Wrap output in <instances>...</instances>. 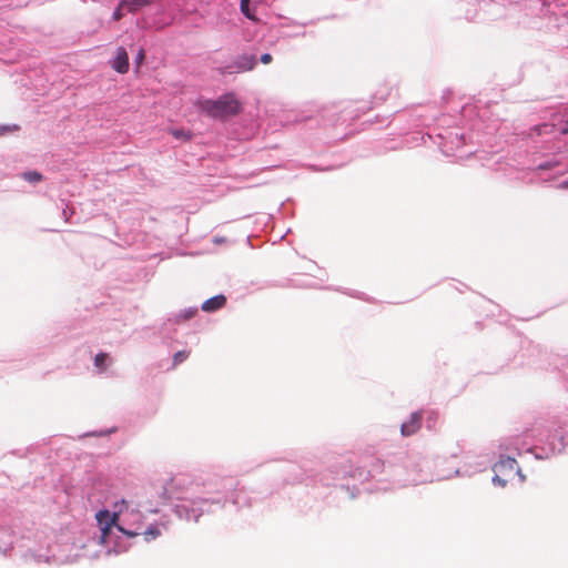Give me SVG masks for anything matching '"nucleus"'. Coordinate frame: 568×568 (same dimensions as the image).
Masks as SVG:
<instances>
[{"label":"nucleus","instance_id":"obj_4","mask_svg":"<svg viewBox=\"0 0 568 568\" xmlns=\"http://www.w3.org/2000/svg\"><path fill=\"white\" fill-rule=\"evenodd\" d=\"M420 426V415L418 413L412 414L408 422L402 425V434L409 436L414 434Z\"/></svg>","mask_w":568,"mask_h":568},{"label":"nucleus","instance_id":"obj_14","mask_svg":"<svg viewBox=\"0 0 568 568\" xmlns=\"http://www.w3.org/2000/svg\"><path fill=\"white\" fill-rule=\"evenodd\" d=\"M145 535L146 540H149L151 538H155L159 535V531L156 529H149L148 531H145Z\"/></svg>","mask_w":568,"mask_h":568},{"label":"nucleus","instance_id":"obj_9","mask_svg":"<svg viewBox=\"0 0 568 568\" xmlns=\"http://www.w3.org/2000/svg\"><path fill=\"white\" fill-rule=\"evenodd\" d=\"M540 443V440H528L524 438L523 446L520 447V450L530 452L532 446H537V444Z\"/></svg>","mask_w":568,"mask_h":568},{"label":"nucleus","instance_id":"obj_17","mask_svg":"<svg viewBox=\"0 0 568 568\" xmlns=\"http://www.w3.org/2000/svg\"><path fill=\"white\" fill-rule=\"evenodd\" d=\"M255 64L254 59L252 58L246 67H244V70H251Z\"/></svg>","mask_w":568,"mask_h":568},{"label":"nucleus","instance_id":"obj_3","mask_svg":"<svg viewBox=\"0 0 568 568\" xmlns=\"http://www.w3.org/2000/svg\"><path fill=\"white\" fill-rule=\"evenodd\" d=\"M112 67L120 73H125L129 70V58L124 48L118 49Z\"/></svg>","mask_w":568,"mask_h":568},{"label":"nucleus","instance_id":"obj_8","mask_svg":"<svg viewBox=\"0 0 568 568\" xmlns=\"http://www.w3.org/2000/svg\"><path fill=\"white\" fill-rule=\"evenodd\" d=\"M24 179L29 182H38L41 180V175L38 172H27L23 174Z\"/></svg>","mask_w":568,"mask_h":568},{"label":"nucleus","instance_id":"obj_5","mask_svg":"<svg viewBox=\"0 0 568 568\" xmlns=\"http://www.w3.org/2000/svg\"><path fill=\"white\" fill-rule=\"evenodd\" d=\"M226 298L224 295H216L209 298L202 304V310L205 312H214L224 306Z\"/></svg>","mask_w":568,"mask_h":568},{"label":"nucleus","instance_id":"obj_10","mask_svg":"<svg viewBox=\"0 0 568 568\" xmlns=\"http://www.w3.org/2000/svg\"><path fill=\"white\" fill-rule=\"evenodd\" d=\"M126 11V6H122V1L120 2L119 7L113 12V19L115 21L120 20L123 17V11Z\"/></svg>","mask_w":568,"mask_h":568},{"label":"nucleus","instance_id":"obj_13","mask_svg":"<svg viewBox=\"0 0 568 568\" xmlns=\"http://www.w3.org/2000/svg\"><path fill=\"white\" fill-rule=\"evenodd\" d=\"M186 357H187V354H186V353H184V352H180V353L175 354V356H174V363H175V364L181 363V362H183Z\"/></svg>","mask_w":568,"mask_h":568},{"label":"nucleus","instance_id":"obj_11","mask_svg":"<svg viewBox=\"0 0 568 568\" xmlns=\"http://www.w3.org/2000/svg\"><path fill=\"white\" fill-rule=\"evenodd\" d=\"M106 359H108L106 354H104V353L98 354L94 359L95 366L102 367Z\"/></svg>","mask_w":568,"mask_h":568},{"label":"nucleus","instance_id":"obj_15","mask_svg":"<svg viewBox=\"0 0 568 568\" xmlns=\"http://www.w3.org/2000/svg\"><path fill=\"white\" fill-rule=\"evenodd\" d=\"M272 61V57L271 54L268 53H264L262 57H261V62L264 63V64H267Z\"/></svg>","mask_w":568,"mask_h":568},{"label":"nucleus","instance_id":"obj_7","mask_svg":"<svg viewBox=\"0 0 568 568\" xmlns=\"http://www.w3.org/2000/svg\"><path fill=\"white\" fill-rule=\"evenodd\" d=\"M251 0H241V11L244 16H246L251 20H255V16L250 10V3Z\"/></svg>","mask_w":568,"mask_h":568},{"label":"nucleus","instance_id":"obj_1","mask_svg":"<svg viewBox=\"0 0 568 568\" xmlns=\"http://www.w3.org/2000/svg\"><path fill=\"white\" fill-rule=\"evenodd\" d=\"M95 518L101 531V542L105 546L113 544L115 531L134 537L140 535L142 528L141 513L130 508L125 500L116 503L113 511L100 510Z\"/></svg>","mask_w":568,"mask_h":568},{"label":"nucleus","instance_id":"obj_12","mask_svg":"<svg viewBox=\"0 0 568 568\" xmlns=\"http://www.w3.org/2000/svg\"><path fill=\"white\" fill-rule=\"evenodd\" d=\"M171 133L176 139H189L190 138V133L184 132L183 130H173Z\"/></svg>","mask_w":568,"mask_h":568},{"label":"nucleus","instance_id":"obj_18","mask_svg":"<svg viewBox=\"0 0 568 568\" xmlns=\"http://www.w3.org/2000/svg\"><path fill=\"white\" fill-rule=\"evenodd\" d=\"M143 58H144V53H143V51H140L138 54L139 61H141Z\"/></svg>","mask_w":568,"mask_h":568},{"label":"nucleus","instance_id":"obj_16","mask_svg":"<svg viewBox=\"0 0 568 568\" xmlns=\"http://www.w3.org/2000/svg\"><path fill=\"white\" fill-rule=\"evenodd\" d=\"M531 433H534V429H530V433H526V434H524L523 438H525V439H529V440H535V439H534V435H532ZM538 440H540V442H541V438H539Z\"/></svg>","mask_w":568,"mask_h":568},{"label":"nucleus","instance_id":"obj_2","mask_svg":"<svg viewBox=\"0 0 568 568\" xmlns=\"http://www.w3.org/2000/svg\"><path fill=\"white\" fill-rule=\"evenodd\" d=\"M200 110L211 118L223 119L236 114L240 109V102L232 94H225L219 100H205L200 102Z\"/></svg>","mask_w":568,"mask_h":568},{"label":"nucleus","instance_id":"obj_6","mask_svg":"<svg viewBox=\"0 0 568 568\" xmlns=\"http://www.w3.org/2000/svg\"><path fill=\"white\" fill-rule=\"evenodd\" d=\"M151 1L152 0H122V6H126L128 12H135Z\"/></svg>","mask_w":568,"mask_h":568}]
</instances>
